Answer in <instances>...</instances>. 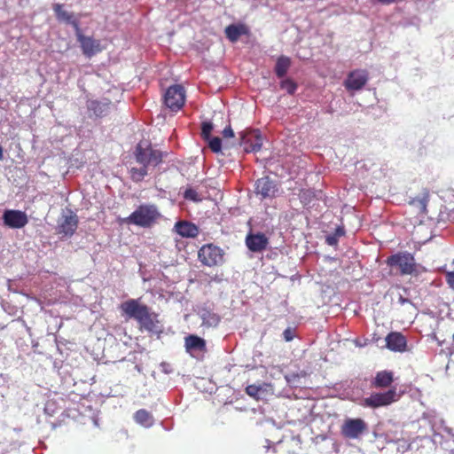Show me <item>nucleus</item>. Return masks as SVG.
Instances as JSON below:
<instances>
[{
	"mask_svg": "<svg viewBox=\"0 0 454 454\" xmlns=\"http://www.w3.org/2000/svg\"><path fill=\"white\" fill-rule=\"evenodd\" d=\"M394 382V373L391 371H380L371 381V387L373 388H388L384 392H373L368 397L362 401L364 407L377 409L386 407L397 402L401 398V394L397 393L396 387H392Z\"/></svg>",
	"mask_w": 454,
	"mask_h": 454,
	"instance_id": "nucleus-1",
	"label": "nucleus"
},
{
	"mask_svg": "<svg viewBox=\"0 0 454 454\" xmlns=\"http://www.w3.org/2000/svg\"><path fill=\"white\" fill-rule=\"evenodd\" d=\"M133 154L136 161L141 165L139 168L132 167L129 169L130 178L136 183L141 182L148 175L149 166H158L163 158V153L154 149L148 142H139Z\"/></svg>",
	"mask_w": 454,
	"mask_h": 454,
	"instance_id": "nucleus-2",
	"label": "nucleus"
},
{
	"mask_svg": "<svg viewBox=\"0 0 454 454\" xmlns=\"http://www.w3.org/2000/svg\"><path fill=\"white\" fill-rule=\"evenodd\" d=\"M160 216L161 215L156 205L141 204L128 217L123 219V223L142 228H151Z\"/></svg>",
	"mask_w": 454,
	"mask_h": 454,
	"instance_id": "nucleus-3",
	"label": "nucleus"
},
{
	"mask_svg": "<svg viewBox=\"0 0 454 454\" xmlns=\"http://www.w3.org/2000/svg\"><path fill=\"white\" fill-rule=\"evenodd\" d=\"M387 264L391 269H396L400 275L417 273V264L414 256L408 252H398L387 257Z\"/></svg>",
	"mask_w": 454,
	"mask_h": 454,
	"instance_id": "nucleus-4",
	"label": "nucleus"
},
{
	"mask_svg": "<svg viewBox=\"0 0 454 454\" xmlns=\"http://www.w3.org/2000/svg\"><path fill=\"white\" fill-rule=\"evenodd\" d=\"M198 257L203 265L214 267L223 262V252L213 244H207L200 247Z\"/></svg>",
	"mask_w": 454,
	"mask_h": 454,
	"instance_id": "nucleus-5",
	"label": "nucleus"
},
{
	"mask_svg": "<svg viewBox=\"0 0 454 454\" xmlns=\"http://www.w3.org/2000/svg\"><path fill=\"white\" fill-rule=\"evenodd\" d=\"M164 103L172 112L179 111L185 103V90L180 84L170 86L164 94Z\"/></svg>",
	"mask_w": 454,
	"mask_h": 454,
	"instance_id": "nucleus-6",
	"label": "nucleus"
},
{
	"mask_svg": "<svg viewBox=\"0 0 454 454\" xmlns=\"http://www.w3.org/2000/svg\"><path fill=\"white\" fill-rule=\"evenodd\" d=\"M367 431V424L362 419H348L341 426V434L348 439H356Z\"/></svg>",
	"mask_w": 454,
	"mask_h": 454,
	"instance_id": "nucleus-7",
	"label": "nucleus"
},
{
	"mask_svg": "<svg viewBox=\"0 0 454 454\" xmlns=\"http://www.w3.org/2000/svg\"><path fill=\"white\" fill-rule=\"evenodd\" d=\"M120 309L128 318H133L138 322L150 308L141 303L138 299H129L122 302Z\"/></svg>",
	"mask_w": 454,
	"mask_h": 454,
	"instance_id": "nucleus-8",
	"label": "nucleus"
},
{
	"mask_svg": "<svg viewBox=\"0 0 454 454\" xmlns=\"http://www.w3.org/2000/svg\"><path fill=\"white\" fill-rule=\"evenodd\" d=\"M369 74L365 69H356L348 74L344 87L348 91L360 90L367 83Z\"/></svg>",
	"mask_w": 454,
	"mask_h": 454,
	"instance_id": "nucleus-9",
	"label": "nucleus"
},
{
	"mask_svg": "<svg viewBox=\"0 0 454 454\" xmlns=\"http://www.w3.org/2000/svg\"><path fill=\"white\" fill-rule=\"evenodd\" d=\"M240 145L247 153L258 152L262 145V137L258 129H248L241 133Z\"/></svg>",
	"mask_w": 454,
	"mask_h": 454,
	"instance_id": "nucleus-10",
	"label": "nucleus"
},
{
	"mask_svg": "<svg viewBox=\"0 0 454 454\" xmlns=\"http://www.w3.org/2000/svg\"><path fill=\"white\" fill-rule=\"evenodd\" d=\"M3 221L4 225L12 229L23 228L28 223L27 214L15 209L5 210L3 215Z\"/></svg>",
	"mask_w": 454,
	"mask_h": 454,
	"instance_id": "nucleus-11",
	"label": "nucleus"
},
{
	"mask_svg": "<svg viewBox=\"0 0 454 454\" xmlns=\"http://www.w3.org/2000/svg\"><path fill=\"white\" fill-rule=\"evenodd\" d=\"M78 223L77 215L72 211H69V214L64 215L62 220L59 223L57 227L58 234L66 237L73 236L78 227Z\"/></svg>",
	"mask_w": 454,
	"mask_h": 454,
	"instance_id": "nucleus-12",
	"label": "nucleus"
},
{
	"mask_svg": "<svg viewBox=\"0 0 454 454\" xmlns=\"http://www.w3.org/2000/svg\"><path fill=\"white\" fill-rule=\"evenodd\" d=\"M269 239L263 233H249L246 238V245L247 248L254 253L262 252L266 249Z\"/></svg>",
	"mask_w": 454,
	"mask_h": 454,
	"instance_id": "nucleus-13",
	"label": "nucleus"
},
{
	"mask_svg": "<svg viewBox=\"0 0 454 454\" xmlns=\"http://www.w3.org/2000/svg\"><path fill=\"white\" fill-rule=\"evenodd\" d=\"M386 346L394 352H404L407 347V340L404 335L399 332H391L386 337Z\"/></svg>",
	"mask_w": 454,
	"mask_h": 454,
	"instance_id": "nucleus-14",
	"label": "nucleus"
},
{
	"mask_svg": "<svg viewBox=\"0 0 454 454\" xmlns=\"http://www.w3.org/2000/svg\"><path fill=\"white\" fill-rule=\"evenodd\" d=\"M113 104L109 99L104 100H89L87 102V108L89 112L92 113L96 117H105L111 110Z\"/></svg>",
	"mask_w": 454,
	"mask_h": 454,
	"instance_id": "nucleus-15",
	"label": "nucleus"
},
{
	"mask_svg": "<svg viewBox=\"0 0 454 454\" xmlns=\"http://www.w3.org/2000/svg\"><path fill=\"white\" fill-rule=\"evenodd\" d=\"M276 192V184L268 176L262 177L255 183V192L263 199L275 196Z\"/></svg>",
	"mask_w": 454,
	"mask_h": 454,
	"instance_id": "nucleus-16",
	"label": "nucleus"
},
{
	"mask_svg": "<svg viewBox=\"0 0 454 454\" xmlns=\"http://www.w3.org/2000/svg\"><path fill=\"white\" fill-rule=\"evenodd\" d=\"M158 315L152 312L149 309L148 311L138 320L140 328L150 333L158 332L159 320L157 319Z\"/></svg>",
	"mask_w": 454,
	"mask_h": 454,
	"instance_id": "nucleus-17",
	"label": "nucleus"
},
{
	"mask_svg": "<svg viewBox=\"0 0 454 454\" xmlns=\"http://www.w3.org/2000/svg\"><path fill=\"white\" fill-rule=\"evenodd\" d=\"M78 39L85 55H95L101 51L99 41L83 35H79Z\"/></svg>",
	"mask_w": 454,
	"mask_h": 454,
	"instance_id": "nucleus-18",
	"label": "nucleus"
},
{
	"mask_svg": "<svg viewBox=\"0 0 454 454\" xmlns=\"http://www.w3.org/2000/svg\"><path fill=\"white\" fill-rule=\"evenodd\" d=\"M175 230L180 236L185 238H195L199 234L198 227L186 221L177 222Z\"/></svg>",
	"mask_w": 454,
	"mask_h": 454,
	"instance_id": "nucleus-19",
	"label": "nucleus"
},
{
	"mask_svg": "<svg viewBox=\"0 0 454 454\" xmlns=\"http://www.w3.org/2000/svg\"><path fill=\"white\" fill-rule=\"evenodd\" d=\"M184 346L187 351H206V340L195 334H190L184 338Z\"/></svg>",
	"mask_w": 454,
	"mask_h": 454,
	"instance_id": "nucleus-20",
	"label": "nucleus"
},
{
	"mask_svg": "<svg viewBox=\"0 0 454 454\" xmlns=\"http://www.w3.org/2000/svg\"><path fill=\"white\" fill-rule=\"evenodd\" d=\"M200 317L202 319V325L207 327H216L221 321V317L216 313L207 309L201 311Z\"/></svg>",
	"mask_w": 454,
	"mask_h": 454,
	"instance_id": "nucleus-21",
	"label": "nucleus"
},
{
	"mask_svg": "<svg viewBox=\"0 0 454 454\" xmlns=\"http://www.w3.org/2000/svg\"><path fill=\"white\" fill-rule=\"evenodd\" d=\"M246 32L247 29L243 25H230L225 28L226 37L231 42H236Z\"/></svg>",
	"mask_w": 454,
	"mask_h": 454,
	"instance_id": "nucleus-22",
	"label": "nucleus"
},
{
	"mask_svg": "<svg viewBox=\"0 0 454 454\" xmlns=\"http://www.w3.org/2000/svg\"><path fill=\"white\" fill-rule=\"evenodd\" d=\"M134 419L137 423L148 427L153 424V418L152 414L145 409H140L136 411Z\"/></svg>",
	"mask_w": 454,
	"mask_h": 454,
	"instance_id": "nucleus-23",
	"label": "nucleus"
},
{
	"mask_svg": "<svg viewBox=\"0 0 454 454\" xmlns=\"http://www.w3.org/2000/svg\"><path fill=\"white\" fill-rule=\"evenodd\" d=\"M291 66L290 59H278L275 66V72L278 77L281 78L286 75Z\"/></svg>",
	"mask_w": 454,
	"mask_h": 454,
	"instance_id": "nucleus-24",
	"label": "nucleus"
},
{
	"mask_svg": "<svg viewBox=\"0 0 454 454\" xmlns=\"http://www.w3.org/2000/svg\"><path fill=\"white\" fill-rule=\"evenodd\" d=\"M53 11L57 16V18L60 20H65L67 22H71L73 15L68 12L63 10V5L60 4H55L53 5Z\"/></svg>",
	"mask_w": 454,
	"mask_h": 454,
	"instance_id": "nucleus-25",
	"label": "nucleus"
},
{
	"mask_svg": "<svg viewBox=\"0 0 454 454\" xmlns=\"http://www.w3.org/2000/svg\"><path fill=\"white\" fill-rule=\"evenodd\" d=\"M263 386L264 385H255V384L248 385L246 387V393L249 396H251L256 400H259V399H261L260 393L263 390Z\"/></svg>",
	"mask_w": 454,
	"mask_h": 454,
	"instance_id": "nucleus-26",
	"label": "nucleus"
},
{
	"mask_svg": "<svg viewBox=\"0 0 454 454\" xmlns=\"http://www.w3.org/2000/svg\"><path fill=\"white\" fill-rule=\"evenodd\" d=\"M297 87V83L289 78L285 79L280 82V88L286 90L290 95H294L295 93Z\"/></svg>",
	"mask_w": 454,
	"mask_h": 454,
	"instance_id": "nucleus-27",
	"label": "nucleus"
},
{
	"mask_svg": "<svg viewBox=\"0 0 454 454\" xmlns=\"http://www.w3.org/2000/svg\"><path fill=\"white\" fill-rule=\"evenodd\" d=\"M213 124L209 121H204L202 122L201 124V137L205 139V140H209V138L211 137V132L213 130Z\"/></svg>",
	"mask_w": 454,
	"mask_h": 454,
	"instance_id": "nucleus-28",
	"label": "nucleus"
},
{
	"mask_svg": "<svg viewBox=\"0 0 454 454\" xmlns=\"http://www.w3.org/2000/svg\"><path fill=\"white\" fill-rule=\"evenodd\" d=\"M208 141L209 148L214 153H219L222 149V140L218 137H210Z\"/></svg>",
	"mask_w": 454,
	"mask_h": 454,
	"instance_id": "nucleus-29",
	"label": "nucleus"
},
{
	"mask_svg": "<svg viewBox=\"0 0 454 454\" xmlns=\"http://www.w3.org/2000/svg\"><path fill=\"white\" fill-rule=\"evenodd\" d=\"M184 198L193 201L200 200L198 192L192 188H189L184 192Z\"/></svg>",
	"mask_w": 454,
	"mask_h": 454,
	"instance_id": "nucleus-30",
	"label": "nucleus"
},
{
	"mask_svg": "<svg viewBox=\"0 0 454 454\" xmlns=\"http://www.w3.org/2000/svg\"><path fill=\"white\" fill-rule=\"evenodd\" d=\"M427 201H428V198H427V195L424 198H421V199H418V200H414L412 201V203H418L419 207H420V209L425 212L426 211V208H427Z\"/></svg>",
	"mask_w": 454,
	"mask_h": 454,
	"instance_id": "nucleus-31",
	"label": "nucleus"
},
{
	"mask_svg": "<svg viewBox=\"0 0 454 454\" xmlns=\"http://www.w3.org/2000/svg\"><path fill=\"white\" fill-rule=\"evenodd\" d=\"M445 278L449 286L454 289V270L446 272Z\"/></svg>",
	"mask_w": 454,
	"mask_h": 454,
	"instance_id": "nucleus-32",
	"label": "nucleus"
},
{
	"mask_svg": "<svg viewBox=\"0 0 454 454\" xmlns=\"http://www.w3.org/2000/svg\"><path fill=\"white\" fill-rule=\"evenodd\" d=\"M294 335L291 328H286L283 332V338L286 341H291L294 339Z\"/></svg>",
	"mask_w": 454,
	"mask_h": 454,
	"instance_id": "nucleus-33",
	"label": "nucleus"
},
{
	"mask_svg": "<svg viewBox=\"0 0 454 454\" xmlns=\"http://www.w3.org/2000/svg\"><path fill=\"white\" fill-rule=\"evenodd\" d=\"M223 137L224 138H229V137H234V132H233V129H231V125L224 128V129L223 130Z\"/></svg>",
	"mask_w": 454,
	"mask_h": 454,
	"instance_id": "nucleus-34",
	"label": "nucleus"
},
{
	"mask_svg": "<svg viewBox=\"0 0 454 454\" xmlns=\"http://www.w3.org/2000/svg\"><path fill=\"white\" fill-rule=\"evenodd\" d=\"M338 239L336 235H330L326 237V243L330 246L337 245Z\"/></svg>",
	"mask_w": 454,
	"mask_h": 454,
	"instance_id": "nucleus-35",
	"label": "nucleus"
},
{
	"mask_svg": "<svg viewBox=\"0 0 454 454\" xmlns=\"http://www.w3.org/2000/svg\"><path fill=\"white\" fill-rule=\"evenodd\" d=\"M344 234H345V231H344L343 228L338 227L335 230V232L333 235H336L337 239H339L340 237L343 236Z\"/></svg>",
	"mask_w": 454,
	"mask_h": 454,
	"instance_id": "nucleus-36",
	"label": "nucleus"
},
{
	"mask_svg": "<svg viewBox=\"0 0 454 454\" xmlns=\"http://www.w3.org/2000/svg\"><path fill=\"white\" fill-rule=\"evenodd\" d=\"M398 302L401 304V305H404L405 303H410V300L407 299V298H404L403 296L400 295L399 298H398Z\"/></svg>",
	"mask_w": 454,
	"mask_h": 454,
	"instance_id": "nucleus-37",
	"label": "nucleus"
},
{
	"mask_svg": "<svg viewBox=\"0 0 454 454\" xmlns=\"http://www.w3.org/2000/svg\"><path fill=\"white\" fill-rule=\"evenodd\" d=\"M377 1L383 4H390L397 2L398 0H377Z\"/></svg>",
	"mask_w": 454,
	"mask_h": 454,
	"instance_id": "nucleus-38",
	"label": "nucleus"
},
{
	"mask_svg": "<svg viewBox=\"0 0 454 454\" xmlns=\"http://www.w3.org/2000/svg\"><path fill=\"white\" fill-rule=\"evenodd\" d=\"M4 159V150L3 147L0 145V160H3Z\"/></svg>",
	"mask_w": 454,
	"mask_h": 454,
	"instance_id": "nucleus-39",
	"label": "nucleus"
}]
</instances>
